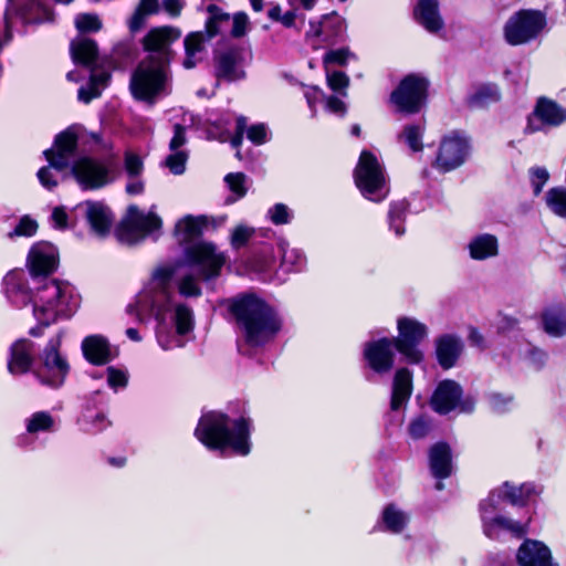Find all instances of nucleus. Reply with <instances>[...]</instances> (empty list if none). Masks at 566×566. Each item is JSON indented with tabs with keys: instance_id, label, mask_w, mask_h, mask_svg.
Masks as SVG:
<instances>
[{
	"instance_id": "obj_29",
	"label": "nucleus",
	"mask_w": 566,
	"mask_h": 566,
	"mask_svg": "<svg viewBox=\"0 0 566 566\" xmlns=\"http://www.w3.org/2000/svg\"><path fill=\"white\" fill-rule=\"evenodd\" d=\"M434 347L439 365L443 369H450L455 366L463 352L464 345L459 336L444 334L436 338Z\"/></svg>"
},
{
	"instance_id": "obj_48",
	"label": "nucleus",
	"mask_w": 566,
	"mask_h": 566,
	"mask_svg": "<svg viewBox=\"0 0 566 566\" xmlns=\"http://www.w3.org/2000/svg\"><path fill=\"white\" fill-rule=\"evenodd\" d=\"M266 218L275 226H283L292 222L294 212L285 203L279 202L268 209Z\"/></svg>"
},
{
	"instance_id": "obj_42",
	"label": "nucleus",
	"mask_w": 566,
	"mask_h": 566,
	"mask_svg": "<svg viewBox=\"0 0 566 566\" xmlns=\"http://www.w3.org/2000/svg\"><path fill=\"white\" fill-rule=\"evenodd\" d=\"M160 3L158 0H139L132 18L128 21V27L132 32L139 31L145 24L149 15L158 13Z\"/></svg>"
},
{
	"instance_id": "obj_31",
	"label": "nucleus",
	"mask_w": 566,
	"mask_h": 566,
	"mask_svg": "<svg viewBox=\"0 0 566 566\" xmlns=\"http://www.w3.org/2000/svg\"><path fill=\"white\" fill-rule=\"evenodd\" d=\"M217 77L229 82L241 80L245 76L242 64V53L239 49H229L216 57Z\"/></svg>"
},
{
	"instance_id": "obj_60",
	"label": "nucleus",
	"mask_w": 566,
	"mask_h": 566,
	"mask_svg": "<svg viewBox=\"0 0 566 566\" xmlns=\"http://www.w3.org/2000/svg\"><path fill=\"white\" fill-rule=\"evenodd\" d=\"M143 168V161L139 156L130 151L125 154V170L130 178L138 177Z\"/></svg>"
},
{
	"instance_id": "obj_62",
	"label": "nucleus",
	"mask_w": 566,
	"mask_h": 566,
	"mask_svg": "<svg viewBox=\"0 0 566 566\" xmlns=\"http://www.w3.org/2000/svg\"><path fill=\"white\" fill-rule=\"evenodd\" d=\"M187 138L185 127L181 125H175L174 136L169 143V150H184L181 147L185 146Z\"/></svg>"
},
{
	"instance_id": "obj_46",
	"label": "nucleus",
	"mask_w": 566,
	"mask_h": 566,
	"mask_svg": "<svg viewBox=\"0 0 566 566\" xmlns=\"http://www.w3.org/2000/svg\"><path fill=\"white\" fill-rule=\"evenodd\" d=\"M408 209V202L406 200L392 201L389 207V222L397 235H401L405 232L403 218Z\"/></svg>"
},
{
	"instance_id": "obj_20",
	"label": "nucleus",
	"mask_w": 566,
	"mask_h": 566,
	"mask_svg": "<svg viewBox=\"0 0 566 566\" xmlns=\"http://www.w3.org/2000/svg\"><path fill=\"white\" fill-rule=\"evenodd\" d=\"M396 343L392 338L382 337L365 344L363 349L364 359L368 367L377 374L389 373L396 358Z\"/></svg>"
},
{
	"instance_id": "obj_57",
	"label": "nucleus",
	"mask_w": 566,
	"mask_h": 566,
	"mask_svg": "<svg viewBox=\"0 0 566 566\" xmlns=\"http://www.w3.org/2000/svg\"><path fill=\"white\" fill-rule=\"evenodd\" d=\"M247 136L253 144L262 145L270 139V132L265 124H255L248 128Z\"/></svg>"
},
{
	"instance_id": "obj_23",
	"label": "nucleus",
	"mask_w": 566,
	"mask_h": 566,
	"mask_svg": "<svg viewBox=\"0 0 566 566\" xmlns=\"http://www.w3.org/2000/svg\"><path fill=\"white\" fill-rule=\"evenodd\" d=\"M3 293L7 300L17 307L32 303L34 287L28 286L25 273L22 270H12L2 281Z\"/></svg>"
},
{
	"instance_id": "obj_52",
	"label": "nucleus",
	"mask_w": 566,
	"mask_h": 566,
	"mask_svg": "<svg viewBox=\"0 0 566 566\" xmlns=\"http://www.w3.org/2000/svg\"><path fill=\"white\" fill-rule=\"evenodd\" d=\"M254 229L247 224L237 226L231 232V245L234 249L244 247L248 241L252 238Z\"/></svg>"
},
{
	"instance_id": "obj_43",
	"label": "nucleus",
	"mask_w": 566,
	"mask_h": 566,
	"mask_svg": "<svg viewBox=\"0 0 566 566\" xmlns=\"http://www.w3.org/2000/svg\"><path fill=\"white\" fill-rule=\"evenodd\" d=\"M109 74L104 71H93L87 86L78 90V99L88 103L101 95L102 90L107 85Z\"/></svg>"
},
{
	"instance_id": "obj_1",
	"label": "nucleus",
	"mask_w": 566,
	"mask_h": 566,
	"mask_svg": "<svg viewBox=\"0 0 566 566\" xmlns=\"http://www.w3.org/2000/svg\"><path fill=\"white\" fill-rule=\"evenodd\" d=\"M226 258L210 242H199L186 249L185 261L164 264L151 271L149 279L126 307L137 322L156 319V339L164 350L182 347L185 337L195 327L192 310L175 301V284L179 295L197 297L201 294L199 277L210 279L220 273Z\"/></svg>"
},
{
	"instance_id": "obj_61",
	"label": "nucleus",
	"mask_w": 566,
	"mask_h": 566,
	"mask_svg": "<svg viewBox=\"0 0 566 566\" xmlns=\"http://www.w3.org/2000/svg\"><path fill=\"white\" fill-rule=\"evenodd\" d=\"M249 17L245 12H237L232 18L231 34L234 38L244 35L249 29Z\"/></svg>"
},
{
	"instance_id": "obj_39",
	"label": "nucleus",
	"mask_w": 566,
	"mask_h": 566,
	"mask_svg": "<svg viewBox=\"0 0 566 566\" xmlns=\"http://www.w3.org/2000/svg\"><path fill=\"white\" fill-rule=\"evenodd\" d=\"M501 98V92L496 84L486 83L478 85L470 94L468 102L472 107H486Z\"/></svg>"
},
{
	"instance_id": "obj_41",
	"label": "nucleus",
	"mask_w": 566,
	"mask_h": 566,
	"mask_svg": "<svg viewBox=\"0 0 566 566\" xmlns=\"http://www.w3.org/2000/svg\"><path fill=\"white\" fill-rule=\"evenodd\" d=\"M71 53L74 62L90 65L97 56V46L93 40L81 36L71 43Z\"/></svg>"
},
{
	"instance_id": "obj_6",
	"label": "nucleus",
	"mask_w": 566,
	"mask_h": 566,
	"mask_svg": "<svg viewBox=\"0 0 566 566\" xmlns=\"http://www.w3.org/2000/svg\"><path fill=\"white\" fill-rule=\"evenodd\" d=\"M356 188L361 197L370 202L380 203L390 193V179L384 164L370 150H363L356 164Z\"/></svg>"
},
{
	"instance_id": "obj_35",
	"label": "nucleus",
	"mask_w": 566,
	"mask_h": 566,
	"mask_svg": "<svg viewBox=\"0 0 566 566\" xmlns=\"http://www.w3.org/2000/svg\"><path fill=\"white\" fill-rule=\"evenodd\" d=\"M13 15H19L24 23H42L53 19L51 10L36 2L28 4L20 13H13L7 10L4 21L8 36H10L13 27Z\"/></svg>"
},
{
	"instance_id": "obj_51",
	"label": "nucleus",
	"mask_w": 566,
	"mask_h": 566,
	"mask_svg": "<svg viewBox=\"0 0 566 566\" xmlns=\"http://www.w3.org/2000/svg\"><path fill=\"white\" fill-rule=\"evenodd\" d=\"M327 83L329 88L337 95L345 96V91L349 86V78L343 72L326 70Z\"/></svg>"
},
{
	"instance_id": "obj_36",
	"label": "nucleus",
	"mask_w": 566,
	"mask_h": 566,
	"mask_svg": "<svg viewBox=\"0 0 566 566\" xmlns=\"http://www.w3.org/2000/svg\"><path fill=\"white\" fill-rule=\"evenodd\" d=\"M381 522L385 531L401 534L410 522V515L397 504L391 503L385 506Z\"/></svg>"
},
{
	"instance_id": "obj_7",
	"label": "nucleus",
	"mask_w": 566,
	"mask_h": 566,
	"mask_svg": "<svg viewBox=\"0 0 566 566\" xmlns=\"http://www.w3.org/2000/svg\"><path fill=\"white\" fill-rule=\"evenodd\" d=\"M129 87L136 99L154 103L170 92L168 66L144 59L134 71Z\"/></svg>"
},
{
	"instance_id": "obj_9",
	"label": "nucleus",
	"mask_w": 566,
	"mask_h": 566,
	"mask_svg": "<svg viewBox=\"0 0 566 566\" xmlns=\"http://www.w3.org/2000/svg\"><path fill=\"white\" fill-rule=\"evenodd\" d=\"M482 530L486 537L499 539L503 535L521 537L527 532L528 520H514L501 511V502L488 496L480 503Z\"/></svg>"
},
{
	"instance_id": "obj_24",
	"label": "nucleus",
	"mask_w": 566,
	"mask_h": 566,
	"mask_svg": "<svg viewBox=\"0 0 566 566\" xmlns=\"http://www.w3.org/2000/svg\"><path fill=\"white\" fill-rule=\"evenodd\" d=\"M90 224L91 231L99 237H106L113 224V214L107 206L99 201H85L78 206Z\"/></svg>"
},
{
	"instance_id": "obj_15",
	"label": "nucleus",
	"mask_w": 566,
	"mask_h": 566,
	"mask_svg": "<svg viewBox=\"0 0 566 566\" xmlns=\"http://www.w3.org/2000/svg\"><path fill=\"white\" fill-rule=\"evenodd\" d=\"M430 405L440 415H447L455 410L470 413L474 410L475 401L470 396L463 397L462 388L457 381L446 379L438 384L430 399Z\"/></svg>"
},
{
	"instance_id": "obj_2",
	"label": "nucleus",
	"mask_w": 566,
	"mask_h": 566,
	"mask_svg": "<svg viewBox=\"0 0 566 566\" xmlns=\"http://www.w3.org/2000/svg\"><path fill=\"white\" fill-rule=\"evenodd\" d=\"M251 419L244 416L231 419L218 411L201 416L195 434L210 450L231 451L245 457L251 451Z\"/></svg>"
},
{
	"instance_id": "obj_34",
	"label": "nucleus",
	"mask_w": 566,
	"mask_h": 566,
	"mask_svg": "<svg viewBox=\"0 0 566 566\" xmlns=\"http://www.w3.org/2000/svg\"><path fill=\"white\" fill-rule=\"evenodd\" d=\"M429 465L432 475L446 479L452 472V457L450 447L444 442L433 444L429 451Z\"/></svg>"
},
{
	"instance_id": "obj_63",
	"label": "nucleus",
	"mask_w": 566,
	"mask_h": 566,
	"mask_svg": "<svg viewBox=\"0 0 566 566\" xmlns=\"http://www.w3.org/2000/svg\"><path fill=\"white\" fill-rule=\"evenodd\" d=\"M340 96L342 95L329 96L326 99V109L337 116H343L347 111V106Z\"/></svg>"
},
{
	"instance_id": "obj_11",
	"label": "nucleus",
	"mask_w": 566,
	"mask_h": 566,
	"mask_svg": "<svg viewBox=\"0 0 566 566\" xmlns=\"http://www.w3.org/2000/svg\"><path fill=\"white\" fill-rule=\"evenodd\" d=\"M61 337L51 338L42 354L40 363L32 369L35 378L50 388L61 387L69 374L70 366L66 359L60 354Z\"/></svg>"
},
{
	"instance_id": "obj_58",
	"label": "nucleus",
	"mask_w": 566,
	"mask_h": 566,
	"mask_svg": "<svg viewBox=\"0 0 566 566\" xmlns=\"http://www.w3.org/2000/svg\"><path fill=\"white\" fill-rule=\"evenodd\" d=\"M230 190L238 197H243L247 193L245 176L241 172L229 174L224 178Z\"/></svg>"
},
{
	"instance_id": "obj_56",
	"label": "nucleus",
	"mask_w": 566,
	"mask_h": 566,
	"mask_svg": "<svg viewBox=\"0 0 566 566\" xmlns=\"http://www.w3.org/2000/svg\"><path fill=\"white\" fill-rule=\"evenodd\" d=\"M350 51L348 49H337L328 51L324 56L326 70H331L332 65H344L349 61Z\"/></svg>"
},
{
	"instance_id": "obj_14",
	"label": "nucleus",
	"mask_w": 566,
	"mask_h": 566,
	"mask_svg": "<svg viewBox=\"0 0 566 566\" xmlns=\"http://www.w3.org/2000/svg\"><path fill=\"white\" fill-rule=\"evenodd\" d=\"M428 87L429 80L426 76L409 74L391 92L390 102L401 113L417 114L426 103Z\"/></svg>"
},
{
	"instance_id": "obj_45",
	"label": "nucleus",
	"mask_w": 566,
	"mask_h": 566,
	"mask_svg": "<svg viewBox=\"0 0 566 566\" xmlns=\"http://www.w3.org/2000/svg\"><path fill=\"white\" fill-rule=\"evenodd\" d=\"M545 202L554 214L566 219V188L549 189L545 195Z\"/></svg>"
},
{
	"instance_id": "obj_40",
	"label": "nucleus",
	"mask_w": 566,
	"mask_h": 566,
	"mask_svg": "<svg viewBox=\"0 0 566 566\" xmlns=\"http://www.w3.org/2000/svg\"><path fill=\"white\" fill-rule=\"evenodd\" d=\"M277 248L281 253V265L289 271H301L305 265V254L295 248L290 249L285 239L277 241Z\"/></svg>"
},
{
	"instance_id": "obj_17",
	"label": "nucleus",
	"mask_w": 566,
	"mask_h": 566,
	"mask_svg": "<svg viewBox=\"0 0 566 566\" xmlns=\"http://www.w3.org/2000/svg\"><path fill=\"white\" fill-rule=\"evenodd\" d=\"M470 150L471 145L465 136L451 133L441 140L434 166L442 172L454 170L467 161Z\"/></svg>"
},
{
	"instance_id": "obj_54",
	"label": "nucleus",
	"mask_w": 566,
	"mask_h": 566,
	"mask_svg": "<svg viewBox=\"0 0 566 566\" xmlns=\"http://www.w3.org/2000/svg\"><path fill=\"white\" fill-rule=\"evenodd\" d=\"M530 179L534 195L538 196L548 181L549 174L544 167H533L530 169Z\"/></svg>"
},
{
	"instance_id": "obj_22",
	"label": "nucleus",
	"mask_w": 566,
	"mask_h": 566,
	"mask_svg": "<svg viewBox=\"0 0 566 566\" xmlns=\"http://www.w3.org/2000/svg\"><path fill=\"white\" fill-rule=\"evenodd\" d=\"M541 493L542 488L533 482H525L522 484L505 482L493 490L489 496L497 499L501 503L506 500L513 505L524 506Z\"/></svg>"
},
{
	"instance_id": "obj_55",
	"label": "nucleus",
	"mask_w": 566,
	"mask_h": 566,
	"mask_svg": "<svg viewBox=\"0 0 566 566\" xmlns=\"http://www.w3.org/2000/svg\"><path fill=\"white\" fill-rule=\"evenodd\" d=\"M489 399L492 409L497 412H505L514 405V397L510 394L493 392Z\"/></svg>"
},
{
	"instance_id": "obj_13",
	"label": "nucleus",
	"mask_w": 566,
	"mask_h": 566,
	"mask_svg": "<svg viewBox=\"0 0 566 566\" xmlns=\"http://www.w3.org/2000/svg\"><path fill=\"white\" fill-rule=\"evenodd\" d=\"M207 11L209 13L206 22L207 36L202 32H192L185 38L186 56L182 65L187 70L193 69L199 63L205 42L217 35L221 27L230 20V15L214 4L208 6Z\"/></svg>"
},
{
	"instance_id": "obj_18",
	"label": "nucleus",
	"mask_w": 566,
	"mask_h": 566,
	"mask_svg": "<svg viewBox=\"0 0 566 566\" xmlns=\"http://www.w3.org/2000/svg\"><path fill=\"white\" fill-rule=\"evenodd\" d=\"M181 36L178 28L164 25L153 28L143 39V48L148 53L147 60L167 65L169 64L171 44Z\"/></svg>"
},
{
	"instance_id": "obj_5",
	"label": "nucleus",
	"mask_w": 566,
	"mask_h": 566,
	"mask_svg": "<svg viewBox=\"0 0 566 566\" xmlns=\"http://www.w3.org/2000/svg\"><path fill=\"white\" fill-rule=\"evenodd\" d=\"M78 133L76 127H69L56 135L51 148L44 150V157L49 165L38 171L40 184L52 190L59 184L60 176L67 174L71 163L75 158Z\"/></svg>"
},
{
	"instance_id": "obj_19",
	"label": "nucleus",
	"mask_w": 566,
	"mask_h": 566,
	"mask_svg": "<svg viewBox=\"0 0 566 566\" xmlns=\"http://www.w3.org/2000/svg\"><path fill=\"white\" fill-rule=\"evenodd\" d=\"M565 122L566 108L553 99L541 97L527 118L525 130L533 134L546 128L560 126Z\"/></svg>"
},
{
	"instance_id": "obj_30",
	"label": "nucleus",
	"mask_w": 566,
	"mask_h": 566,
	"mask_svg": "<svg viewBox=\"0 0 566 566\" xmlns=\"http://www.w3.org/2000/svg\"><path fill=\"white\" fill-rule=\"evenodd\" d=\"M413 391V375L407 367L395 371L391 385L390 409L397 411L405 408Z\"/></svg>"
},
{
	"instance_id": "obj_50",
	"label": "nucleus",
	"mask_w": 566,
	"mask_h": 566,
	"mask_svg": "<svg viewBox=\"0 0 566 566\" xmlns=\"http://www.w3.org/2000/svg\"><path fill=\"white\" fill-rule=\"evenodd\" d=\"M39 224L30 216H23L15 228L8 233V238L13 239L15 237H33L38 231Z\"/></svg>"
},
{
	"instance_id": "obj_64",
	"label": "nucleus",
	"mask_w": 566,
	"mask_h": 566,
	"mask_svg": "<svg viewBox=\"0 0 566 566\" xmlns=\"http://www.w3.org/2000/svg\"><path fill=\"white\" fill-rule=\"evenodd\" d=\"M53 227L63 230L67 227V213L64 207H55L51 214Z\"/></svg>"
},
{
	"instance_id": "obj_53",
	"label": "nucleus",
	"mask_w": 566,
	"mask_h": 566,
	"mask_svg": "<svg viewBox=\"0 0 566 566\" xmlns=\"http://www.w3.org/2000/svg\"><path fill=\"white\" fill-rule=\"evenodd\" d=\"M75 25L81 32H95L102 28V22L95 14L83 13L75 18Z\"/></svg>"
},
{
	"instance_id": "obj_26",
	"label": "nucleus",
	"mask_w": 566,
	"mask_h": 566,
	"mask_svg": "<svg viewBox=\"0 0 566 566\" xmlns=\"http://www.w3.org/2000/svg\"><path fill=\"white\" fill-rule=\"evenodd\" d=\"M516 559L520 566H558L553 560L551 549L535 539L523 542L517 549Z\"/></svg>"
},
{
	"instance_id": "obj_21",
	"label": "nucleus",
	"mask_w": 566,
	"mask_h": 566,
	"mask_svg": "<svg viewBox=\"0 0 566 566\" xmlns=\"http://www.w3.org/2000/svg\"><path fill=\"white\" fill-rule=\"evenodd\" d=\"M59 264V252L50 242L41 241L34 243L27 258V265L34 283L40 276H46L54 272Z\"/></svg>"
},
{
	"instance_id": "obj_4",
	"label": "nucleus",
	"mask_w": 566,
	"mask_h": 566,
	"mask_svg": "<svg viewBox=\"0 0 566 566\" xmlns=\"http://www.w3.org/2000/svg\"><path fill=\"white\" fill-rule=\"evenodd\" d=\"M80 303L76 289L69 282L43 277L34 283L33 316L43 327L71 318Z\"/></svg>"
},
{
	"instance_id": "obj_47",
	"label": "nucleus",
	"mask_w": 566,
	"mask_h": 566,
	"mask_svg": "<svg viewBox=\"0 0 566 566\" xmlns=\"http://www.w3.org/2000/svg\"><path fill=\"white\" fill-rule=\"evenodd\" d=\"M105 374L107 385L113 391L117 392L127 387L129 380L127 369L109 366L106 368Z\"/></svg>"
},
{
	"instance_id": "obj_25",
	"label": "nucleus",
	"mask_w": 566,
	"mask_h": 566,
	"mask_svg": "<svg viewBox=\"0 0 566 566\" xmlns=\"http://www.w3.org/2000/svg\"><path fill=\"white\" fill-rule=\"evenodd\" d=\"M469 258L476 262H483L495 259L500 255V240L490 232H479L473 234L467 245Z\"/></svg>"
},
{
	"instance_id": "obj_32",
	"label": "nucleus",
	"mask_w": 566,
	"mask_h": 566,
	"mask_svg": "<svg viewBox=\"0 0 566 566\" xmlns=\"http://www.w3.org/2000/svg\"><path fill=\"white\" fill-rule=\"evenodd\" d=\"M81 347L85 359L93 365H105L115 356L108 339L102 335L86 336Z\"/></svg>"
},
{
	"instance_id": "obj_33",
	"label": "nucleus",
	"mask_w": 566,
	"mask_h": 566,
	"mask_svg": "<svg viewBox=\"0 0 566 566\" xmlns=\"http://www.w3.org/2000/svg\"><path fill=\"white\" fill-rule=\"evenodd\" d=\"M543 331L551 337L560 338L566 335V306L556 304L546 307L541 314Z\"/></svg>"
},
{
	"instance_id": "obj_37",
	"label": "nucleus",
	"mask_w": 566,
	"mask_h": 566,
	"mask_svg": "<svg viewBox=\"0 0 566 566\" xmlns=\"http://www.w3.org/2000/svg\"><path fill=\"white\" fill-rule=\"evenodd\" d=\"M206 223L205 217L186 216L177 222L175 235L180 243L191 242L202 233Z\"/></svg>"
},
{
	"instance_id": "obj_12",
	"label": "nucleus",
	"mask_w": 566,
	"mask_h": 566,
	"mask_svg": "<svg viewBox=\"0 0 566 566\" xmlns=\"http://www.w3.org/2000/svg\"><path fill=\"white\" fill-rule=\"evenodd\" d=\"M546 25V17L537 10H520L504 25V39L511 45L535 40Z\"/></svg>"
},
{
	"instance_id": "obj_16",
	"label": "nucleus",
	"mask_w": 566,
	"mask_h": 566,
	"mask_svg": "<svg viewBox=\"0 0 566 566\" xmlns=\"http://www.w3.org/2000/svg\"><path fill=\"white\" fill-rule=\"evenodd\" d=\"M161 219L153 211L145 213L136 206H130L118 229V238L128 244L135 243L147 234L160 229Z\"/></svg>"
},
{
	"instance_id": "obj_49",
	"label": "nucleus",
	"mask_w": 566,
	"mask_h": 566,
	"mask_svg": "<svg viewBox=\"0 0 566 566\" xmlns=\"http://www.w3.org/2000/svg\"><path fill=\"white\" fill-rule=\"evenodd\" d=\"M188 153L186 150H170L165 159V166L174 175H182L186 170Z\"/></svg>"
},
{
	"instance_id": "obj_3",
	"label": "nucleus",
	"mask_w": 566,
	"mask_h": 566,
	"mask_svg": "<svg viewBox=\"0 0 566 566\" xmlns=\"http://www.w3.org/2000/svg\"><path fill=\"white\" fill-rule=\"evenodd\" d=\"M230 312L244 342L252 347L272 340L282 327V319L276 311L255 295L234 298Z\"/></svg>"
},
{
	"instance_id": "obj_8",
	"label": "nucleus",
	"mask_w": 566,
	"mask_h": 566,
	"mask_svg": "<svg viewBox=\"0 0 566 566\" xmlns=\"http://www.w3.org/2000/svg\"><path fill=\"white\" fill-rule=\"evenodd\" d=\"M117 160L113 155L103 158L83 156L71 163L70 175L83 190H97L115 179Z\"/></svg>"
},
{
	"instance_id": "obj_10",
	"label": "nucleus",
	"mask_w": 566,
	"mask_h": 566,
	"mask_svg": "<svg viewBox=\"0 0 566 566\" xmlns=\"http://www.w3.org/2000/svg\"><path fill=\"white\" fill-rule=\"evenodd\" d=\"M398 336L392 338L397 352L409 364L418 365L423 361L424 353L420 344L429 336V327L413 316L402 315L397 318Z\"/></svg>"
},
{
	"instance_id": "obj_44",
	"label": "nucleus",
	"mask_w": 566,
	"mask_h": 566,
	"mask_svg": "<svg viewBox=\"0 0 566 566\" xmlns=\"http://www.w3.org/2000/svg\"><path fill=\"white\" fill-rule=\"evenodd\" d=\"M426 130L424 124H409L405 126L399 135L402 140L412 151H421L423 148L422 137Z\"/></svg>"
},
{
	"instance_id": "obj_38",
	"label": "nucleus",
	"mask_w": 566,
	"mask_h": 566,
	"mask_svg": "<svg viewBox=\"0 0 566 566\" xmlns=\"http://www.w3.org/2000/svg\"><path fill=\"white\" fill-rule=\"evenodd\" d=\"M25 430L31 436L50 433L56 430V420L49 411L33 412L24 420Z\"/></svg>"
},
{
	"instance_id": "obj_59",
	"label": "nucleus",
	"mask_w": 566,
	"mask_h": 566,
	"mask_svg": "<svg viewBox=\"0 0 566 566\" xmlns=\"http://www.w3.org/2000/svg\"><path fill=\"white\" fill-rule=\"evenodd\" d=\"M430 429V421L424 417H418L409 424V433L413 439H421L426 437Z\"/></svg>"
},
{
	"instance_id": "obj_27",
	"label": "nucleus",
	"mask_w": 566,
	"mask_h": 566,
	"mask_svg": "<svg viewBox=\"0 0 566 566\" xmlns=\"http://www.w3.org/2000/svg\"><path fill=\"white\" fill-rule=\"evenodd\" d=\"M413 19L430 34H438L444 28L439 0H418L413 8Z\"/></svg>"
},
{
	"instance_id": "obj_28",
	"label": "nucleus",
	"mask_w": 566,
	"mask_h": 566,
	"mask_svg": "<svg viewBox=\"0 0 566 566\" xmlns=\"http://www.w3.org/2000/svg\"><path fill=\"white\" fill-rule=\"evenodd\" d=\"M35 347L30 339H18L10 346L8 370L11 375H22L32 370Z\"/></svg>"
}]
</instances>
